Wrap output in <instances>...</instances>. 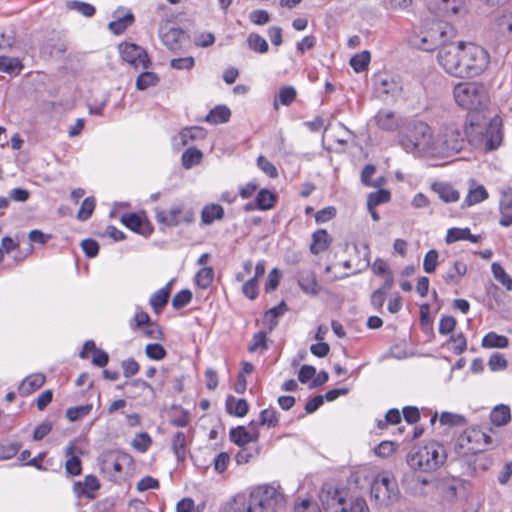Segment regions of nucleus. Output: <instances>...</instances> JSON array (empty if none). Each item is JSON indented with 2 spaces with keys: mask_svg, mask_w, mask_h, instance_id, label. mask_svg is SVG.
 Listing matches in <instances>:
<instances>
[{
  "mask_svg": "<svg viewBox=\"0 0 512 512\" xmlns=\"http://www.w3.org/2000/svg\"><path fill=\"white\" fill-rule=\"evenodd\" d=\"M438 63L455 77H476L489 66L490 55L486 49L474 43L459 42L438 51Z\"/></svg>",
  "mask_w": 512,
  "mask_h": 512,
  "instance_id": "obj_1",
  "label": "nucleus"
},
{
  "mask_svg": "<svg viewBox=\"0 0 512 512\" xmlns=\"http://www.w3.org/2000/svg\"><path fill=\"white\" fill-rule=\"evenodd\" d=\"M466 145L483 151L496 150L502 143V119L489 117L485 112H469L463 121Z\"/></svg>",
  "mask_w": 512,
  "mask_h": 512,
  "instance_id": "obj_2",
  "label": "nucleus"
},
{
  "mask_svg": "<svg viewBox=\"0 0 512 512\" xmlns=\"http://www.w3.org/2000/svg\"><path fill=\"white\" fill-rule=\"evenodd\" d=\"M398 144L407 153L413 155H429L433 157V129L423 120H405L403 129L398 133Z\"/></svg>",
  "mask_w": 512,
  "mask_h": 512,
  "instance_id": "obj_3",
  "label": "nucleus"
},
{
  "mask_svg": "<svg viewBox=\"0 0 512 512\" xmlns=\"http://www.w3.org/2000/svg\"><path fill=\"white\" fill-rule=\"evenodd\" d=\"M455 37V29L445 21H424L418 30H414L408 38L409 44L423 51L451 46L448 44Z\"/></svg>",
  "mask_w": 512,
  "mask_h": 512,
  "instance_id": "obj_4",
  "label": "nucleus"
},
{
  "mask_svg": "<svg viewBox=\"0 0 512 512\" xmlns=\"http://www.w3.org/2000/svg\"><path fill=\"white\" fill-rule=\"evenodd\" d=\"M466 148L461 119L453 118L443 121L434 135L435 158H449Z\"/></svg>",
  "mask_w": 512,
  "mask_h": 512,
  "instance_id": "obj_5",
  "label": "nucleus"
},
{
  "mask_svg": "<svg viewBox=\"0 0 512 512\" xmlns=\"http://www.w3.org/2000/svg\"><path fill=\"white\" fill-rule=\"evenodd\" d=\"M453 95L456 103L470 112H484L489 101L487 89L479 82L458 83Z\"/></svg>",
  "mask_w": 512,
  "mask_h": 512,
  "instance_id": "obj_6",
  "label": "nucleus"
},
{
  "mask_svg": "<svg viewBox=\"0 0 512 512\" xmlns=\"http://www.w3.org/2000/svg\"><path fill=\"white\" fill-rule=\"evenodd\" d=\"M249 500L255 512H278L285 507L286 499L279 485L265 484L253 489Z\"/></svg>",
  "mask_w": 512,
  "mask_h": 512,
  "instance_id": "obj_7",
  "label": "nucleus"
},
{
  "mask_svg": "<svg viewBox=\"0 0 512 512\" xmlns=\"http://www.w3.org/2000/svg\"><path fill=\"white\" fill-rule=\"evenodd\" d=\"M446 460L443 446L436 442L417 448L408 455L407 463L413 469L424 472L436 470Z\"/></svg>",
  "mask_w": 512,
  "mask_h": 512,
  "instance_id": "obj_8",
  "label": "nucleus"
},
{
  "mask_svg": "<svg viewBox=\"0 0 512 512\" xmlns=\"http://www.w3.org/2000/svg\"><path fill=\"white\" fill-rule=\"evenodd\" d=\"M371 496L380 505H388L398 499V484L391 472L382 471L374 477Z\"/></svg>",
  "mask_w": 512,
  "mask_h": 512,
  "instance_id": "obj_9",
  "label": "nucleus"
},
{
  "mask_svg": "<svg viewBox=\"0 0 512 512\" xmlns=\"http://www.w3.org/2000/svg\"><path fill=\"white\" fill-rule=\"evenodd\" d=\"M492 444V438L479 428L465 430L457 440L459 453L463 455L477 454Z\"/></svg>",
  "mask_w": 512,
  "mask_h": 512,
  "instance_id": "obj_10",
  "label": "nucleus"
},
{
  "mask_svg": "<svg viewBox=\"0 0 512 512\" xmlns=\"http://www.w3.org/2000/svg\"><path fill=\"white\" fill-rule=\"evenodd\" d=\"M155 219L160 224L174 227L183 223H192L194 220V212L190 208L176 205L171 207L168 211L155 209Z\"/></svg>",
  "mask_w": 512,
  "mask_h": 512,
  "instance_id": "obj_11",
  "label": "nucleus"
},
{
  "mask_svg": "<svg viewBox=\"0 0 512 512\" xmlns=\"http://www.w3.org/2000/svg\"><path fill=\"white\" fill-rule=\"evenodd\" d=\"M347 496L348 492L345 489H339L332 484L325 483L319 493V500L326 512H335L340 510Z\"/></svg>",
  "mask_w": 512,
  "mask_h": 512,
  "instance_id": "obj_12",
  "label": "nucleus"
},
{
  "mask_svg": "<svg viewBox=\"0 0 512 512\" xmlns=\"http://www.w3.org/2000/svg\"><path fill=\"white\" fill-rule=\"evenodd\" d=\"M119 50L122 59L135 69L147 70L151 66L148 54L142 47L134 43H122Z\"/></svg>",
  "mask_w": 512,
  "mask_h": 512,
  "instance_id": "obj_13",
  "label": "nucleus"
},
{
  "mask_svg": "<svg viewBox=\"0 0 512 512\" xmlns=\"http://www.w3.org/2000/svg\"><path fill=\"white\" fill-rule=\"evenodd\" d=\"M374 86L380 96L396 98L402 92L401 82L394 76L386 73L375 76Z\"/></svg>",
  "mask_w": 512,
  "mask_h": 512,
  "instance_id": "obj_14",
  "label": "nucleus"
},
{
  "mask_svg": "<svg viewBox=\"0 0 512 512\" xmlns=\"http://www.w3.org/2000/svg\"><path fill=\"white\" fill-rule=\"evenodd\" d=\"M376 125L385 131H396L403 129L405 121L397 117V115L390 110L382 109L375 115Z\"/></svg>",
  "mask_w": 512,
  "mask_h": 512,
  "instance_id": "obj_15",
  "label": "nucleus"
},
{
  "mask_svg": "<svg viewBox=\"0 0 512 512\" xmlns=\"http://www.w3.org/2000/svg\"><path fill=\"white\" fill-rule=\"evenodd\" d=\"M499 211L501 217L499 224L503 227L512 225V187H506L500 190Z\"/></svg>",
  "mask_w": 512,
  "mask_h": 512,
  "instance_id": "obj_16",
  "label": "nucleus"
},
{
  "mask_svg": "<svg viewBox=\"0 0 512 512\" xmlns=\"http://www.w3.org/2000/svg\"><path fill=\"white\" fill-rule=\"evenodd\" d=\"M121 222L130 230L143 236H149L152 232L150 225L136 213H126L121 216Z\"/></svg>",
  "mask_w": 512,
  "mask_h": 512,
  "instance_id": "obj_17",
  "label": "nucleus"
},
{
  "mask_svg": "<svg viewBox=\"0 0 512 512\" xmlns=\"http://www.w3.org/2000/svg\"><path fill=\"white\" fill-rule=\"evenodd\" d=\"M467 270L468 268L464 261L455 260L442 275V278L447 285H458L460 284L463 276L466 275Z\"/></svg>",
  "mask_w": 512,
  "mask_h": 512,
  "instance_id": "obj_18",
  "label": "nucleus"
},
{
  "mask_svg": "<svg viewBox=\"0 0 512 512\" xmlns=\"http://www.w3.org/2000/svg\"><path fill=\"white\" fill-rule=\"evenodd\" d=\"M431 189L445 203H455L460 199V193L447 182H434Z\"/></svg>",
  "mask_w": 512,
  "mask_h": 512,
  "instance_id": "obj_19",
  "label": "nucleus"
},
{
  "mask_svg": "<svg viewBox=\"0 0 512 512\" xmlns=\"http://www.w3.org/2000/svg\"><path fill=\"white\" fill-rule=\"evenodd\" d=\"M332 243V238L325 229H318L312 234V242L310 244V252L318 255L326 251Z\"/></svg>",
  "mask_w": 512,
  "mask_h": 512,
  "instance_id": "obj_20",
  "label": "nucleus"
},
{
  "mask_svg": "<svg viewBox=\"0 0 512 512\" xmlns=\"http://www.w3.org/2000/svg\"><path fill=\"white\" fill-rule=\"evenodd\" d=\"M230 440L240 447L257 441L259 433L257 431H248L244 426H238L230 430Z\"/></svg>",
  "mask_w": 512,
  "mask_h": 512,
  "instance_id": "obj_21",
  "label": "nucleus"
},
{
  "mask_svg": "<svg viewBox=\"0 0 512 512\" xmlns=\"http://www.w3.org/2000/svg\"><path fill=\"white\" fill-rule=\"evenodd\" d=\"M100 483L93 475H87L83 481L76 482L73 490L77 496H86L90 499L94 498L93 491L99 489Z\"/></svg>",
  "mask_w": 512,
  "mask_h": 512,
  "instance_id": "obj_22",
  "label": "nucleus"
},
{
  "mask_svg": "<svg viewBox=\"0 0 512 512\" xmlns=\"http://www.w3.org/2000/svg\"><path fill=\"white\" fill-rule=\"evenodd\" d=\"M461 240H468L472 243H478L481 240V236L472 234L468 227H453L448 229L445 238L446 243L451 244Z\"/></svg>",
  "mask_w": 512,
  "mask_h": 512,
  "instance_id": "obj_23",
  "label": "nucleus"
},
{
  "mask_svg": "<svg viewBox=\"0 0 512 512\" xmlns=\"http://www.w3.org/2000/svg\"><path fill=\"white\" fill-rule=\"evenodd\" d=\"M46 377L42 373H33L27 376L19 385L21 395H29L41 388L45 383Z\"/></svg>",
  "mask_w": 512,
  "mask_h": 512,
  "instance_id": "obj_24",
  "label": "nucleus"
},
{
  "mask_svg": "<svg viewBox=\"0 0 512 512\" xmlns=\"http://www.w3.org/2000/svg\"><path fill=\"white\" fill-rule=\"evenodd\" d=\"M492 30L506 39L512 40V11L498 16L492 23Z\"/></svg>",
  "mask_w": 512,
  "mask_h": 512,
  "instance_id": "obj_25",
  "label": "nucleus"
},
{
  "mask_svg": "<svg viewBox=\"0 0 512 512\" xmlns=\"http://www.w3.org/2000/svg\"><path fill=\"white\" fill-rule=\"evenodd\" d=\"M171 291V283L154 292L149 300V304L156 314H160L166 306Z\"/></svg>",
  "mask_w": 512,
  "mask_h": 512,
  "instance_id": "obj_26",
  "label": "nucleus"
},
{
  "mask_svg": "<svg viewBox=\"0 0 512 512\" xmlns=\"http://www.w3.org/2000/svg\"><path fill=\"white\" fill-rule=\"evenodd\" d=\"M254 506L245 495H237L224 507L223 512H255Z\"/></svg>",
  "mask_w": 512,
  "mask_h": 512,
  "instance_id": "obj_27",
  "label": "nucleus"
},
{
  "mask_svg": "<svg viewBox=\"0 0 512 512\" xmlns=\"http://www.w3.org/2000/svg\"><path fill=\"white\" fill-rule=\"evenodd\" d=\"M298 284L304 293L311 296H316L321 290L314 272L303 273L299 277Z\"/></svg>",
  "mask_w": 512,
  "mask_h": 512,
  "instance_id": "obj_28",
  "label": "nucleus"
},
{
  "mask_svg": "<svg viewBox=\"0 0 512 512\" xmlns=\"http://www.w3.org/2000/svg\"><path fill=\"white\" fill-rule=\"evenodd\" d=\"M224 217V209L219 204L205 205L201 211V222L204 225H211L216 220H221Z\"/></svg>",
  "mask_w": 512,
  "mask_h": 512,
  "instance_id": "obj_29",
  "label": "nucleus"
},
{
  "mask_svg": "<svg viewBox=\"0 0 512 512\" xmlns=\"http://www.w3.org/2000/svg\"><path fill=\"white\" fill-rule=\"evenodd\" d=\"M461 8V0H435L436 12L442 16L456 15Z\"/></svg>",
  "mask_w": 512,
  "mask_h": 512,
  "instance_id": "obj_30",
  "label": "nucleus"
},
{
  "mask_svg": "<svg viewBox=\"0 0 512 512\" xmlns=\"http://www.w3.org/2000/svg\"><path fill=\"white\" fill-rule=\"evenodd\" d=\"M122 465L114 455H106L101 462V471L109 478H116L122 472Z\"/></svg>",
  "mask_w": 512,
  "mask_h": 512,
  "instance_id": "obj_31",
  "label": "nucleus"
},
{
  "mask_svg": "<svg viewBox=\"0 0 512 512\" xmlns=\"http://www.w3.org/2000/svg\"><path fill=\"white\" fill-rule=\"evenodd\" d=\"M231 117L230 109L225 105H217L205 117V121L210 124H222L229 121Z\"/></svg>",
  "mask_w": 512,
  "mask_h": 512,
  "instance_id": "obj_32",
  "label": "nucleus"
},
{
  "mask_svg": "<svg viewBox=\"0 0 512 512\" xmlns=\"http://www.w3.org/2000/svg\"><path fill=\"white\" fill-rule=\"evenodd\" d=\"M23 67L19 58L0 56V72L16 76L21 73Z\"/></svg>",
  "mask_w": 512,
  "mask_h": 512,
  "instance_id": "obj_33",
  "label": "nucleus"
},
{
  "mask_svg": "<svg viewBox=\"0 0 512 512\" xmlns=\"http://www.w3.org/2000/svg\"><path fill=\"white\" fill-rule=\"evenodd\" d=\"M226 410L229 414L243 417L248 413L249 405L245 399H237L233 396H229L226 400Z\"/></svg>",
  "mask_w": 512,
  "mask_h": 512,
  "instance_id": "obj_34",
  "label": "nucleus"
},
{
  "mask_svg": "<svg viewBox=\"0 0 512 512\" xmlns=\"http://www.w3.org/2000/svg\"><path fill=\"white\" fill-rule=\"evenodd\" d=\"M296 96H297V91L293 86L287 85V86L281 87L279 89L278 96L275 98V100L273 102L274 109L277 110L279 108V104L284 105V106H289L296 99Z\"/></svg>",
  "mask_w": 512,
  "mask_h": 512,
  "instance_id": "obj_35",
  "label": "nucleus"
},
{
  "mask_svg": "<svg viewBox=\"0 0 512 512\" xmlns=\"http://www.w3.org/2000/svg\"><path fill=\"white\" fill-rule=\"evenodd\" d=\"M256 205H258V210L266 211L272 209L277 202V195L268 189H261L256 197Z\"/></svg>",
  "mask_w": 512,
  "mask_h": 512,
  "instance_id": "obj_36",
  "label": "nucleus"
},
{
  "mask_svg": "<svg viewBox=\"0 0 512 512\" xmlns=\"http://www.w3.org/2000/svg\"><path fill=\"white\" fill-rule=\"evenodd\" d=\"M488 198V192L483 185H479L474 189H470L467 196L462 202V208L470 207L480 203Z\"/></svg>",
  "mask_w": 512,
  "mask_h": 512,
  "instance_id": "obj_37",
  "label": "nucleus"
},
{
  "mask_svg": "<svg viewBox=\"0 0 512 512\" xmlns=\"http://www.w3.org/2000/svg\"><path fill=\"white\" fill-rule=\"evenodd\" d=\"M510 419V408L504 404L497 405L490 413V420L496 426L506 425Z\"/></svg>",
  "mask_w": 512,
  "mask_h": 512,
  "instance_id": "obj_38",
  "label": "nucleus"
},
{
  "mask_svg": "<svg viewBox=\"0 0 512 512\" xmlns=\"http://www.w3.org/2000/svg\"><path fill=\"white\" fill-rule=\"evenodd\" d=\"M134 22V15L131 12L126 13L125 15L118 17L116 20L111 21L108 25L109 30L115 34H122L129 26H131Z\"/></svg>",
  "mask_w": 512,
  "mask_h": 512,
  "instance_id": "obj_39",
  "label": "nucleus"
},
{
  "mask_svg": "<svg viewBox=\"0 0 512 512\" xmlns=\"http://www.w3.org/2000/svg\"><path fill=\"white\" fill-rule=\"evenodd\" d=\"M481 344L484 348H506L509 345V339L496 332H489L483 337Z\"/></svg>",
  "mask_w": 512,
  "mask_h": 512,
  "instance_id": "obj_40",
  "label": "nucleus"
},
{
  "mask_svg": "<svg viewBox=\"0 0 512 512\" xmlns=\"http://www.w3.org/2000/svg\"><path fill=\"white\" fill-rule=\"evenodd\" d=\"M335 512H369L366 501L360 497L347 498L340 510Z\"/></svg>",
  "mask_w": 512,
  "mask_h": 512,
  "instance_id": "obj_41",
  "label": "nucleus"
},
{
  "mask_svg": "<svg viewBox=\"0 0 512 512\" xmlns=\"http://www.w3.org/2000/svg\"><path fill=\"white\" fill-rule=\"evenodd\" d=\"M66 456H69V459L66 461V471L68 474L72 476H77L81 474V461L80 459L74 455V446L69 445L65 450Z\"/></svg>",
  "mask_w": 512,
  "mask_h": 512,
  "instance_id": "obj_42",
  "label": "nucleus"
},
{
  "mask_svg": "<svg viewBox=\"0 0 512 512\" xmlns=\"http://www.w3.org/2000/svg\"><path fill=\"white\" fill-rule=\"evenodd\" d=\"M205 136V131L200 127H188L184 128L178 135V139L180 140V144L185 146L189 142L202 139Z\"/></svg>",
  "mask_w": 512,
  "mask_h": 512,
  "instance_id": "obj_43",
  "label": "nucleus"
},
{
  "mask_svg": "<svg viewBox=\"0 0 512 512\" xmlns=\"http://www.w3.org/2000/svg\"><path fill=\"white\" fill-rule=\"evenodd\" d=\"M186 435L183 432H177L172 439V449L178 459L183 461L186 457Z\"/></svg>",
  "mask_w": 512,
  "mask_h": 512,
  "instance_id": "obj_44",
  "label": "nucleus"
},
{
  "mask_svg": "<svg viewBox=\"0 0 512 512\" xmlns=\"http://www.w3.org/2000/svg\"><path fill=\"white\" fill-rule=\"evenodd\" d=\"M247 44L252 51L260 54L266 53L269 49L268 43L265 40V38L259 35L258 33L254 32L248 35Z\"/></svg>",
  "mask_w": 512,
  "mask_h": 512,
  "instance_id": "obj_45",
  "label": "nucleus"
},
{
  "mask_svg": "<svg viewBox=\"0 0 512 512\" xmlns=\"http://www.w3.org/2000/svg\"><path fill=\"white\" fill-rule=\"evenodd\" d=\"M287 310L286 304L282 301L278 306L269 309L264 316V320L269 326V330L274 329L278 324V318Z\"/></svg>",
  "mask_w": 512,
  "mask_h": 512,
  "instance_id": "obj_46",
  "label": "nucleus"
},
{
  "mask_svg": "<svg viewBox=\"0 0 512 512\" xmlns=\"http://www.w3.org/2000/svg\"><path fill=\"white\" fill-rule=\"evenodd\" d=\"M202 157L203 154L199 149L195 147L188 148L182 154V165L184 168L190 169L193 166L199 164L202 160Z\"/></svg>",
  "mask_w": 512,
  "mask_h": 512,
  "instance_id": "obj_47",
  "label": "nucleus"
},
{
  "mask_svg": "<svg viewBox=\"0 0 512 512\" xmlns=\"http://www.w3.org/2000/svg\"><path fill=\"white\" fill-rule=\"evenodd\" d=\"M159 82V77L149 71H143L136 79V88L140 91L146 90L149 87L156 86Z\"/></svg>",
  "mask_w": 512,
  "mask_h": 512,
  "instance_id": "obj_48",
  "label": "nucleus"
},
{
  "mask_svg": "<svg viewBox=\"0 0 512 512\" xmlns=\"http://www.w3.org/2000/svg\"><path fill=\"white\" fill-rule=\"evenodd\" d=\"M491 271L494 278L501 283L507 291L512 290V278L506 273L504 268L497 262L492 263Z\"/></svg>",
  "mask_w": 512,
  "mask_h": 512,
  "instance_id": "obj_49",
  "label": "nucleus"
},
{
  "mask_svg": "<svg viewBox=\"0 0 512 512\" xmlns=\"http://www.w3.org/2000/svg\"><path fill=\"white\" fill-rule=\"evenodd\" d=\"M391 199V193L386 189H379L376 192H372L367 198V208L372 209L380 204H385Z\"/></svg>",
  "mask_w": 512,
  "mask_h": 512,
  "instance_id": "obj_50",
  "label": "nucleus"
},
{
  "mask_svg": "<svg viewBox=\"0 0 512 512\" xmlns=\"http://www.w3.org/2000/svg\"><path fill=\"white\" fill-rule=\"evenodd\" d=\"M370 53L368 51H362L354 55L350 59V65L353 70L357 73L363 72L368 68L370 63Z\"/></svg>",
  "mask_w": 512,
  "mask_h": 512,
  "instance_id": "obj_51",
  "label": "nucleus"
},
{
  "mask_svg": "<svg viewBox=\"0 0 512 512\" xmlns=\"http://www.w3.org/2000/svg\"><path fill=\"white\" fill-rule=\"evenodd\" d=\"M214 279V270L212 267H203L195 275V283L202 289L208 288Z\"/></svg>",
  "mask_w": 512,
  "mask_h": 512,
  "instance_id": "obj_52",
  "label": "nucleus"
},
{
  "mask_svg": "<svg viewBox=\"0 0 512 512\" xmlns=\"http://www.w3.org/2000/svg\"><path fill=\"white\" fill-rule=\"evenodd\" d=\"M91 410L92 404L70 407L66 411V417L69 421L75 422L87 416Z\"/></svg>",
  "mask_w": 512,
  "mask_h": 512,
  "instance_id": "obj_53",
  "label": "nucleus"
},
{
  "mask_svg": "<svg viewBox=\"0 0 512 512\" xmlns=\"http://www.w3.org/2000/svg\"><path fill=\"white\" fill-rule=\"evenodd\" d=\"M145 354L151 360H162L166 357L165 348L159 343H149L145 347Z\"/></svg>",
  "mask_w": 512,
  "mask_h": 512,
  "instance_id": "obj_54",
  "label": "nucleus"
},
{
  "mask_svg": "<svg viewBox=\"0 0 512 512\" xmlns=\"http://www.w3.org/2000/svg\"><path fill=\"white\" fill-rule=\"evenodd\" d=\"M267 335L264 331H259L253 335L252 341L248 346V351L253 353L258 350L264 351L268 349L267 346Z\"/></svg>",
  "mask_w": 512,
  "mask_h": 512,
  "instance_id": "obj_55",
  "label": "nucleus"
},
{
  "mask_svg": "<svg viewBox=\"0 0 512 512\" xmlns=\"http://www.w3.org/2000/svg\"><path fill=\"white\" fill-rule=\"evenodd\" d=\"M95 209V198L87 197L83 200L80 209L77 214V218L80 221H86L89 219Z\"/></svg>",
  "mask_w": 512,
  "mask_h": 512,
  "instance_id": "obj_56",
  "label": "nucleus"
},
{
  "mask_svg": "<svg viewBox=\"0 0 512 512\" xmlns=\"http://www.w3.org/2000/svg\"><path fill=\"white\" fill-rule=\"evenodd\" d=\"M192 292L189 289H183L176 293L172 299V306L178 310L188 305L192 300Z\"/></svg>",
  "mask_w": 512,
  "mask_h": 512,
  "instance_id": "obj_57",
  "label": "nucleus"
},
{
  "mask_svg": "<svg viewBox=\"0 0 512 512\" xmlns=\"http://www.w3.org/2000/svg\"><path fill=\"white\" fill-rule=\"evenodd\" d=\"M439 254L435 249L429 250L423 260V270L426 273H434L438 266Z\"/></svg>",
  "mask_w": 512,
  "mask_h": 512,
  "instance_id": "obj_58",
  "label": "nucleus"
},
{
  "mask_svg": "<svg viewBox=\"0 0 512 512\" xmlns=\"http://www.w3.org/2000/svg\"><path fill=\"white\" fill-rule=\"evenodd\" d=\"M279 422L278 413L273 408H267L260 413V423L267 427H275Z\"/></svg>",
  "mask_w": 512,
  "mask_h": 512,
  "instance_id": "obj_59",
  "label": "nucleus"
},
{
  "mask_svg": "<svg viewBox=\"0 0 512 512\" xmlns=\"http://www.w3.org/2000/svg\"><path fill=\"white\" fill-rule=\"evenodd\" d=\"M151 442L152 441H151V437L149 436V434L146 432H143V433L137 434L134 437V439L132 441V446L134 449H136L139 452H145L150 447Z\"/></svg>",
  "mask_w": 512,
  "mask_h": 512,
  "instance_id": "obj_60",
  "label": "nucleus"
},
{
  "mask_svg": "<svg viewBox=\"0 0 512 512\" xmlns=\"http://www.w3.org/2000/svg\"><path fill=\"white\" fill-rule=\"evenodd\" d=\"M257 165L258 167L270 178H277L278 177V170L276 166L270 162L266 157L259 156L257 158Z\"/></svg>",
  "mask_w": 512,
  "mask_h": 512,
  "instance_id": "obj_61",
  "label": "nucleus"
},
{
  "mask_svg": "<svg viewBox=\"0 0 512 512\" xmlns=\"http://www.w3.org/2000/svg\"><path fill=\"white\" fill-rule=\"evenodd\" d=\"M20 444L18 443H0V459L8 460L13 458L19 451Z\"/></svg>",
  "mask_w": 512,
  "mask_h": 512,
  "instance_id": "obj_62",
  "label": "nucleus"
},
{
  "mask_svg": "<svg viewBox=\"0 0 512 512\" xmlns=\"http://www.w3.org/2000/svg\"><path fill=\"white\" fill-rule=\"evenodd\" d=\"M507 360L501 353H493L488 361V366L491 371H501L507 367Z\"/></svg>",
  "mask_w": 512,
  "mask_h": 512,
  "instance_id": "obj_63",
  "label": "nucleus"
},
{
  "mask_svg": "<svg viewBox=\"0 0 512 512\" xmlns=\"http://www.w3.org/2000/svg\"><path fill=\"white\" fill-rule=\"evenodd\" d=\"M242 292L247 298L251 300L256 299L258 296V281L256 278L245 281L242 286Z\"/></svg>",
  "mask_w": 512,
  "mask_h": 512,
  "instance_id": "obj_64",
  "label": "nucleus"
}]
</instances>
